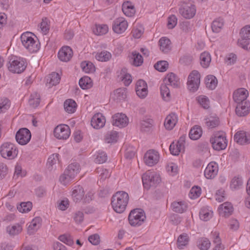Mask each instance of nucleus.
<instances>
[{
  "instance_id": "nucleus-1",
  "label": "nucleus",
  "mask_w": 250,
  "mask_h": 250,
  "mask_svg": "<svg viewBox=\"0 0 250 250\" xmlns=\"http://www.w3.org/2000/svg\"><path fill=\"white\" fill-rule=\"evenodd\" d=\"M128 193L124 191L115 193L111 198V205L114 210L118 213H123L129 201Z\"/></svg>"
},
{
  "instance_id": "nucleus-2",
  "label": "nucleus",
  "mask_w": 250,
  "mask_h": 250,
  "mask_svg": "<svg viewBox=\"0 0 250 250\" xmlns=\"http://www.w3.org/2000/svg\"><path fill=\"white\" fill-rule=\"evenodd\" d=\"M33 36L30 32H25L21 36L22 44L31 53L37 52L40 47L39 41L35 40Z\"/></svg>"
},
{
  "instance_id": "nucleus-3",
  "label": "nucleus",
  "mask_w": 250,
  "mask_h": 250,
  "mask_svg": "<svg viewBox=\"0 0 250 250\" xmlns=\"http://www.w3.org/2000/svg\"><path fill=\"white\" fill-rule=\"evenodd\" d=\"M142 179L143 186L146 189L157 186L161 181L159 174L154 171H146L143 175Z\"/></svg>"
},
{
  "instance_id": "nucleus-4",
  "label": "nucleus",
  "mask_w": 250,
  "mask_h": 250,
  "mask_svg": "<svg viewBox=\"0 0 250 250\" xmlns=\"http://www.w3.org/2000/svg\"><path fill=\"white\" fill-rule=\"evenodd\" d=\"M210 141L213 148L216 150H223L227 146L225 133L223 131L215 132L210 138Z\"/></svg>"
},
{
  "instance_id": "nucleus-5",
  "label": "nucleus",
  "mask_w": 250,
  "mask_h": 250,
  "mask_svg": "<svg viewBox=\"0 0 250 250\" xmlns=\"http://www.w3.org/2000/svg\"><path fill=\"white\" fill-rule=\"evenodd\" d=\"M27 64L22 58L17 57H12L9 61L8 70L14 73H21L26 68Z\"/></svg>"
},
{
  "instance_id": "nucleus-6",
  "label": "nucleus",
  "mask_w": 250,
  "mask_h": 250,
  "mask_svg": "<svg viewBox=\"0 0 250 250\" xmlns=\"http://www.w3.org/2000/svg\"><path fill=\"white\" fill-rule=\"evenodd\" d=\"M0 153L3 158L8 160H12L17 157L18 154V150L13 144L6 142L1 146Z\"/></svg>"
},
{
  "instance_id": "nucleus-7",
  "label": "nucleus",
  "mask_w": 250,
  "mask_h": 250,
  "mask_svg": "<svg viewBox=\"0 0 250 250\" xmlns=\"http://www.w3.org/2000/svg\"><path fill=\"white\" fill-rule=\"evenodd\" d=\"M145 213L142 209L136 208L131 211L128 215L129 223L132 226H139L146 220Z\"/></svg>"
},
{
  "instance_id": "nucleus-8",
  "label": "nucleus",
  "mask_w": 250,
  "mask_h": 250,
  "mask_svg": "<svg viewBox=\"0 0 250 250\" xmlns=\"http://www.w3.org/2000/svg\"><path fill=\"white\" fill-rule=\"evenodd\" d=\"M200 83V74L196 70L192 71L189 75L187 85L188 90L195 92L198 89Z\"/></svg>"
},
{
  "instance_id": "nucleus-9",
  "label": "nucleus",
  "mask_w": 250,
  "mask_h": 250,
  "mask_svg": "<svg viewBox=\"0 0 250 250\" xmlns=\"http://www.w3.org/2000/svg\"><path fill=\"white\" fill-rule=\"evenodd\" d=\"M195 6L191 3H184L179 9L180 14L185 19H190L195 15Z\"/></svg>"
},
{
  "instance_id": "nucleus-10",
  "label": "nucleus",
  "mask_w": 250,
  "mask_h": 250,
  "mask_svg": "<svg viewBox=\"0 0 250 250\" xmlns=\"http://www.w3.org/2000/svg\"><path fill=\"white\" fill-rule=\"evenodd\" d=\"M186 136L183 135L180 137L176 142H173L169 146V150L173 155H178L179 153L184 151Z\"/></svg>"
},
{
  "instance_id": "nucleus-11",
  "label": "nucleus",
  "mask_w": 250,
  "mask_h": 250,
  "mask_svg": "<svg viewBox=\"0 0 250 250\" xmlns=\"http://www.w3.org/2000/svg\"><path fill=\"white\" fill-rule=\"evenodd\" d=\"M31 137L30 131L26 128L19 129L16 135L17 142L21 145L27 144L30 141Z\"/></svg>"
},
{
  "instance_id": "nucleus-12",
  "label": "nucleus",
  "mask_w": 250,
  "mask_h": 250,
  "mask_svg": "<svg viewBox=\"0 0 250 250\" xmlns=\"http://www.w3.org/2000/svg\"><path fill=\"white\" fill-rule=\"evenodd\" d=\"M54 134L59 139L65 140L70 134L69 127L65 125H60L56 127L54 130Z\"/></svg>"
},
{
  "instance_id": "nucleus-13",
  "label": "nucleus",
  "mask_w": 250,
  "mask_h": 250,
  "mask_svg": "<svg viewBox=\"0 0 250 250\" xmlns=\"http://www.w3.org/2000/svg\"><path fill=\"white\" fill-rule=\"evenodd\" d=\"M128 27V22L123 17L116 19L112 24L113 31L118 34L124 33Z\"/></svg>"
},
{
  "instance_id": "nucleus-14",
  "label": "nucleus",
  "mask_w": 250,
  "mask_h": 250,
  "mask_svg": "<svg viewBox=\"0 0 250 250\" xmlns=\"http://www.w3.org/2000/svg\"><path fill=\"white\" fill-rule=\"evenodd\" d=\"M160 156L158 151L151 149L148 150L144 156V161L148 166H153L159 161Z\"/></svg>"
},
{
  "instance_id": "nucleus-15",
  "label": "nucleus",
  "mask_w": 250,
  "mask_h": 250,
  "mask_svg": "<svg viewBox=\"0 0 250 250\" xmlns=\"http://www.w3.org/2000/svg\"><path fill=\"white\" fill-rule=\"evenodd\" d=\"M128 123V118L124 114L117 113L112 116V125H113L122 128L127 125Z\"/></svg>"
},
{
  "instance_id": "nucleus-16",
  "label": "nucleus",
  "mask_w": 250,
  "mask_h": 250,
  "mask_svg": "<svg viewBox=\"0 0 250 250\" xmlns=\"http://www.w3.org/2000/svg\"><path fill=\"white\" fill-rule=\"evenodd\" d=\"M218 171L217 164L214 162H211L208 165L204 171V175L206 178L211 179L217 175Z\"/></svg>"
},
{
  "instance_id": "nucleus-17",
  "label": "nucleus",
  "mask_w": 250,
  "mask_h": 250,
  "mask_svg": "<svg viewBox=\"0 0 250 250\" xmlns=\"http://www.w3.org/2000/svg\"><path fill=\"white\" fill-rule=\"evenodd\" d=\"M136 92L137 95L141 98H145L147 95V85L143 80H138L136 84Z\"/></svg>"
},
{
  "instance_id": "nucleus-18",
  "label": "nucleus",
  "mask_w": 250,
  "mask_h": 250,
  "mask_svg": "<svg viewBox=\"0 0 250 250\" xmlns=\"http://www.w3.org/2000/svg\"><path fill=\"white\" fill-rule=\"evenodd\" d=\"M249 95L247 90L244 88H239L233 93V98L236 104L246 102V99Z\"/></svg>"
},
{
  "instance_id": "nucleus-19",
  "label": "nucleus",
  "mask_w": 250,
  "mask_h": 250,
  "mask_svg": "<svg viewBox=\"0 0 250 250\" xmlns=\"http://www.w3.org/2000/svg\"><path fill=\"white\" fill-rule=\"evenodd\" d=\"M105 117L100 113L95 114L91 119V125L96 129H100L103 127L105 123Z\"/></svg>"
},
{
  "instance_id": "nucleus-20",
  "label": "nucleus",
  "mask_w": 250,
  "mask_h": 250,
  "mask_svg": "<svg viewBox=\"0 0 250 250\" xmlns=\"http://www.w3.org/2000/svg\"><path fill=\"white\" fill-rule=\"evenodd\" d=\"M73 51L68 46L62 47L59 51L58 57L62 62H68L72 57Z\"/></svg>"
},
{
  "instance_id": "nucleus-21",
  "label": "nucleus",
  "mask_w": 250,
  "mask_h": 250,
  "mask_svg": "<svg viewBox=\"0 0 250 250\" xmlns=\"http://www.w3.org/2000/svg\"><path fill=\"white\" fill-rule=\"evenodd\" d=\"M84 189L81 186L77 185L73 188L71 196L74 202H80L84 198Z\"/></svg>"
},
{
  "instance_id": "nucleus-22",
  "label": "nucleus",
  "mask_w": 250,
  "mask_h": 250,
  "mask_svg": "<svg viewBox=\"0 0 250 250\" xmlns=\"http://www.w3.org/2000/svg\"><path fill=\"white\" fill-rule=\"evenodd\" d=\"M218 210L221 215L226 217L232 214L233 208L230 203L226 202L219 206Z\"/></svg>"
},
{
  "instance_id": "nucleus-23",
  "label": "nucleus",
  "mask_w": 250,
  "mask_h": 250,
  "mask_svg": "<svg viewBox=\"0 0 250 250\" xmlns=\"http://www.w3.org/2000/svg\"><path fill=\"white\" fill-rule=\"evenodd\" d=\"M234 139L240 145H244L250 142V135L243 131L237 132L235 134Z\"/></svg>"
},
{
  "instance_id": "nucleus-24",
  "label": "nucleus",
  "mask_w": 250,
  "mask_h": 250,
  "mask_svg": "<svg viewBox=\"0 0 250 250\" xmlns=\"http://www.w3.org/2000/svg\"><path fill=\"white\" fill-rule=\"evenodd\" d=\"M237 104L235 109L236 114L239 116H245L247 115L249 113L250 103L246 102Z\"/></svg>"
},
{
  "instance_id": "nucleus-25",
  "label": "nucleus",
  "mask_w": 250,
  "mask_h": 250,
  "mask_svg": "<svg viewBox=\"0 0 250 250\" xmlns=\"http://www.w3.org/2000/svg\"><path fill=\"white\" fill-rule=\"evenodd\" d=\"M177 122V117L175 113H172L166 117L164 125L166 129L171 130Z\"/></svg>"
},
{
  "instance_id": "nucleus-26",
  "label": "nucleus",
  "mask_w": 250,
  "mask_h": 250,
  "mask_svg": "<svg viewBox=\"0 0 250 250\" xmlns=\"http://www.w3.org/2000/svg\"><path fill=\"white\" fill-rule=\"evenodd\" d=\"M165 83L174 88L178 87L180 84L178 78L173 73L167 74L164 80Z\"/></svg>"
},
{
  "instance_id": "nucleus-27",
  "label": "nucleus",
  "mask_w": 250,
  "mask_h": 250,
  "mask_svg": "<svg viewBox=\"0 0 250 250\" xmlns=\"http://www.w3.org/2000/svg\"><path fill=\"white\" fill-rule=\"evenodd\" d=\"M42 219L39 217L34 218L29 224L27 227L28 233H33L35 232L41 227Z\"/></svg>"
},
{
  "instance_id": "nucleus-28",
  "label": "nucleus",
  "mask_w": 250,
  "mask_h": 250,
  "mask_svg": "<svg viewBox=\"0 0 250 250\" xmlns=\"http://www.w3.org/2000/svg\"><path fill=\"white\" fill-rule=\"evenodd\" d=\"M153 120L146 117L143 118L140 121V129L143 132L149 131L153 126Z\"/></svg>"
},
{
  "instance_id": "nucleus-29",
  "label": "nucleus",
  "mask_w": 250,
  "mask_h": 250,
  "mask_svg": "<svg viewBox=\"0 0 250 250\" xmlns=\"http://www.w3.org/2000/svg\"><path fill=\"white\" fill-rule=\"evenodd\" d=\"M160 50L164 53L168 52L171 49V42L166 37L161 38L159 41Z\"/></svg>"
},
{
  "instance_id": "nucleus-30",
  "label": "nucleus",
  "mask_w": 250,
  "mask_h": 250,
  "mask_svg": "<svg viewBox=\"0 0 250 250\" xmlns=\"http://www.w3.org/2000/svg\"><path fill=\"white\" fill-rule=\"evenodd\" d=\"M112 98L117 102L124 100L126 98V91L125 88H118L111 95Z\"/></svg>"
},
{
  "instance_id": "nucleus-31",
  "label": "nucleus",
  "mask_w": 250,
  "mask_h": 250,
  "mask_svg": "<svg viewBox=\"0 0 250 250\" xmlns=\"http://www.w3.org/2000/svg\"><path fill=\"white\" fill-rule=\"evenodd\" d=\"M80 165L79 164L74 163L70 164L65 171L70 175V177H72L73 179L77 175L80 171Z\"/></svg>"
},
{
  "instance_id": "nucleus-32",
  "label": "nucleus",
  "mask_w": 250,
  "mask_h": 250,
  "mask_svg": "<svg viewBox=\"0 0 250 250\" xmlns=\"http://www.w3.org/2000/svg\"><path fill=\"white\" fill-rule=\"evenodd\" d=\"M202 134V128L200 126L195 125L190 129L189 137L192 140H196L201 137Z\"/></svg>"
},
{
  "instance_id": "nucleus-33",
  "label": "nucleus",
  "mask_w": 250,
  "mask_h": 250,
  "mask_svg": "<svg viewBox=\"0 0 250 250\" xmlns=\"http://www.w3.org/2000/svg\"><path fill=\"white\" fill-rule=\"evenodd\" d=\"M171 208L174 212L182 213L186 211L187 205L183 201L174 202L171 204Z\"/></svg>"
},
{
  "instance_id": "nucleus-34",
  "label": "nucleus",
  "mask_w": 250,
  "mask_h": 250,
  "mask_svg": "<svg viewBox=\"0 0 250 250\" xmlns=\"http://www.w3.org/2000/svg\"><path fill=\"white\" fill-rule=\"evenodd\" d=\"M200 218L204 221H207L212 218L213 211L208 208L203 207L200 211Z\"/></svg>"
},
{
  "instance_id": "nucleus-35",
  "label": "nucleus",
  "mask_w": 250,
  "mask_h": 250,
  "mask_svg": "<svg viewBox=\"0 0 250 250\" xmlns=\"http://www.w3.org/2000/svg\"><path fill=\"white\" fill-rule=\"evenodd\" d=\"M61 78L58 73L53 72L50 74L47 80V83L48 87H51L53 85H56L60 83Z\"/></svg>"
},
{
  "instance_id": "nucleus-36",
  "label": "nucleus",
  "mask_w": 250,
  "mask_h": 250,
  "mask_svg": "<svg viewBox=\"0 0 250 250\" xmlns=\"http://www.w3.org/2000/svg\"><path fill=\"white\" fill-rule=\"evenodd\" d=\"M210 245V241L206 237L200 238L197 242V246L200 250H208Z\"/></svg>"
},
{
  "instance_id": "nucleus-37",
  "label": "nucleus",
  "mask_w": 250,
  "mask_h": 250,
  "mask_svg": "<svg viewBox=\"0 0 250 250\" xmlns=\"http://www.w3.org/2000/svg\"><path fill=\"white\" fill-rule=\"evenodd\" d=\"M132 60L131 63L135 66H139L143 63V58L142 55L137 51L132 52L131 56Z\"/></svg>"
},
{
  "instance_id": "nucleus-38",
  "label": "nucleus",
  "mask_w": 250,
  "mask_h": 250,
  "mask_svg": "<svg viewBox=\"0 0 250 250\" xmlns=\"http://www.w3.org/2000/svg\"><path fill=\"white\" fill-rule=\"evenodd\" d=\"M200 64L204 68H207L208 67L210 62L211 57L209 53L207 52H204L201 53L200 57Z\"/></svg>"
},
{
  "instance_id": "nucleus-39",
  "label": "nucleus",
  "mask_w": 250,
  "mask_h": 250,
  "mask_svg": "<svg viewBox=\"0 0 250 250\" xmlns=\"http://www.w3.org/2000/svg\"><path fill=\"white\" fill-rule=\"evenodd\" d=\"M224 21L223 19L217 18L214 20L211 24V29L213 32L219 33L224 26Z\"/></svg>"
},
{
  "instance_id": "nucleus-40",
  "label": "nucleus",
  "mask_w": 250,
  "mask_h": 250,
  "mask_svg": "<svg viewBox=\"0 0 250 250\" xmlns=\"http://www.w3.org/2000/svg\"><path fill=\"white\" fill-rule=\"evenodd\" d=\"M93 31L95 35L102 36L108 32V27L106 24H96Z\"/></svg>"
},
{
  "instance_id": "nucleus-41",
  "label": "nucleus",
  "mask_w": 250,
  "mask_h": 250,
  "mask_svg": "<svg viewBox=\"0 0 250 250\" xmlns=\"http://www.w3.org/2000/svg\"><path fill=\"white\" fill-rule=\"evenodd\" d=\"M122 10L124 13L128 17L132 16L135 12L134 7L128 2L123 4Z\"/></svg>"
},
{
  "instance_id": "nucleus-42",
  "label": "nucleus",
  "mask_w": 250,
  "mask_h": 250,
  "mask_svg": "<svg viewBox=\"0 0 250 250\" xmlns=\"http://www.w3.org/2000/svg\"><path fill=\"white\" fill-rule=\"evenodd\" d=\"M76 103L72 99H68L64 103V108L69 113L74 112L76 110Z\"/></svg>"
},
{
  "instance_id": "nucleus-43",
  "label": "nucleus",
  "mask_w": 250,
  "mask_h": 250,
  "mask_svg": "<svg viewBox=\"0 0 250 250\" xmlns=\"http://www.w3.org/2000/svg\"><path fill=\"white\" fill-rule=\"evenodd\" d=\"M217 80L213 75L208 76L205 79V83L207 87L210 89H214L217 86Z\"/></svg>"
},
{
  "instance_id": "nucleus-44",
  "label": "nucleus",
  "mask_w": 250,
  "mask_h": 250,
  "mask_svg": "<svg viewBox=\"0 0 250 250\" xmlns=\"http://www.w3.org/2000/svg\"><path fill=\"white\" fill-rule=\"evenodd\" d=\"M205 120L206 125L210 128L217 126L220 124L219 118L217 117L210 116Z\"/></svg>"
},
{
  "instance_id": "nucleus-45",
  "label": "nucleus",
  "mask_w": 250,
  "mask_h": 250,
  "mask_svg": "<svg viewBox=\"0 0 250 250\" xmlns=\"http://www.w3.org/2000/svg\"><path fill=\"white\" fill-rule=\"evenodd\" d=\"M243 183L241 177L235 176L231 181L230 187L233 190L238 189L242 187Z\"/></svg>"
},
{
  "instance_id": "nucleus-46",
  "label": "nucleus",
  "mask_w": 250,
  "mask_h": 250,
  "mask_svg": "<svg viewBox=\"0 0 250 250\" xmlns=\"http://www.w3.org/2000/svg\"><path fill=\"white\" fill-rule=\"evenodd\" d=\"M79 85L82 89H88L92 86V80L87 76L83 77L80 80Z\"/></svg>"
},
{
  "instance_id": "nucleus-47",
  "label": "nucleus",
  "mask_w": 250,
  "mask_h": 250,
  "mask_svg": "<svg viewBox=\"0 0 250 250\" xmlns=\"http://www.w3.org/2000/svg\"><path fill=\"white\" fill-rule=\"evenodd\" d=\"M40 103V96L37 92H34L31 94L29 100V104L32 107H37Z\"/></svg>"
},
{
  "instance_id": "nucleus-48",
  "label": "nucleus",
  "mask_w": 250,
  "mask_h": 250,
  "mask_svg": "<svg viewBox=\"0 0 250 250\" xmlns=\"http://www.w3.org/2000/svg\"><path fill=\"white\" fill-rule=\"evenodd\" d=\"M32 204L30 202H22L17 206V209L21 213H26L30 211Z\"/></svg>"
},
{
  "instance_id": "nucleus-49",
  "label": "nucleus",
  "mask_w": 250,
  "mask_h": 250,
  "mask_svg": "<svg viewBox=\"0 0 250 250\" xmlns=\"http://www.w3.org/2000/svg\"><path fill=\"white\" fill-rule=\"evenodd\" d=\"M50 28L49 20L46 18H43L40 24V29L41 32L43 34L46 35L48 33Z\"/></svg>"
},
{
  "instance_id": "nucleus-50",
  "label": "nucleus",
  "mask_w": 250,
  "mask_h": 250,
  "mask_svg": "<svg viewBox=\"0 0 250 250\" xmlns=\"http://www.w3.org/2000/svg\"><path fill=\"white\" fill-rule=\"evenodd\" d=\"M81 66L83 70L85 73L93 72L95 69L93 64L89 62H83L81 64Z\"/></svg>"
},
{
  "instance_id": "nucleus-51",
  "label": "nucleus",
  "mask_w": 250,
  "mask_h": 250,
  "mask_svg": "<svg viewBox=\"0 0 250 250\" xmlns=\"http://www.w3.org/2000/svg\"><path fill=\"white\" fill-rule=\"evenodd\" d=\"M160 91L163 99L165 101H168L170 99V90L167 85L165 83L162 84Z\"/></svg>"
},
{
  "instance_id": "nucleus-52",
  "label": "nucleus",
  "mask_w": 250,
  "mask_h": 250,
  "mask_svg": "<svg viewBox=\"0 0 250 250\" xmlns=\"http://www.w3.org/2000/svg\"><path fill=\"white\" fill-rule=\"evenodd\" d=\"M95 162L98 164H103L106 162L107 156L106 153L102 151H99L95 155Z\"/></svg>"
},
{
  "instance_id": "nucleus-53",
  "label": "nucleus",
  "mask_w": 250,
  "mask_h": 250,
  "mask_svg": "<svg viewBox=\"0 0 250 250\" xmlns=\"http://www.w3.org/2000/svg\"><path fill=\"white\" fill-rule=\"evenodd\" d=\"M118 133L115 131H111L105 136V141L107 143H113L117 141Z\"/></svg>"
},
{
  "instance_id": "nucleus-54",
  "label": "nucleus",
  "mask_w": 250,
  "mask_h": 250,
  "mask_svg": "<svg viewBox=\"0 0 250 250\" xmlns=\"http://www.w3.org/2000/svg\"><path fill=\"white\" fill-rule=\"evenodd\" d=\"M198 103L205 109L209 107L210 102L208 98L204 95H201L197 98Z\"/></svg>"
},
{
  "instance_id": "nucleus-55",
  "label": "nucleus",
  "mask_w": 250,
  "mask_h": 250,
  "mask_svg": "<svg viewBox=\"0 0 250 250\" xmlns=\"http://www.w3.org/2000/svg\"><path fill=\"white\" fill-rule=\"evenodd\" d=\"M189 238L188 235H179L177 238V247L182 249L184 247L188 244Z\"/></svg>"
},
{
  "instance_id": "nucleus-56",
  "label": "nucleus",
  "mask_w": 250,
  "mask_h": 250,
  "mask_svg": "<svg viewBox=\"0 0 250 250\" xmlns=\"http://www.w3.org/2000/svg\"><path fill=\"white\" fill-rule=\"evenodd\" d=\"M95 58L99 61L106 62L111 58V55L109 52L104 51L97 54Z\"/></svg>"
},
{
  "instance_id": "nucleus-57",
  "label": "nucleus",
  "mask_w": 250,
  "mask_h": 250,
  "mask_svg": "<svg viewBox=\"0 0 250 250\" xmlns=\"http://www.w3.org/2000/svg\"><path fill=\"white\" fill-rule=\"evenodd\" d=\"M22 227L19 224H16L12 226H8L7 228V232L9 234H18L21 233L22 231Z\"/></svg>"
},
{
  "instance_id": "nucleus-58",
  "label": "nucleus",
  "mask_w": 250,
  "mask_h": 250,
  "mask_svg": "<svg viewBox=\"0 0 250 250\" xmlns=\"http://www.w3.org/2000/svg\"><path fill=\"white\" fill-rule=\"evenodd\" d=\"M59 161V154H53L51 155L48 159L47 161V166L48 168L51 170L53 168V167Z\"/></svg>"
},
{
  "instance_id": "nucleus-59",
  "label": "nucleus",
  "mask_w": 250,
  "mask_h": 250,
  "mask_svg": "<svg viewBox=\"0 0 250 250\" xmlns=\"http://www.w3.org/2000/svg\"><path fill=\"white\" fill-rule=\"evenodd\" d=\"M10 103L7 98L0 99V113L5 112L10 107Z\"/></svg>"
},
{
  "instance_id": "nucleus-60",
  "label": "nucleus",
  "mask_w": 250,
  "mask_h": 250,
  "mask_svg": "<svg viewBox=\"0 0 250 250\" xmlns=\"http://www.w3.org/2000/svg\"><path fill=\"white\" fill-rule=\"evenodd\" d=\"M168 63L167 61H161L154 65L155 68L159 71L164 72L167 70Z\"/></svg>"
},
{
  "instance_id": "nucleus-61",
  "label": "nucleus",
  "mask_w": 250,
  "mask_h": 250,
  "mask_svg": "<svg viewBox=\"0 0 250 250\" xmlns=\"http://www.w3.org/2000/svg\"><path fill=\"white\" fill-rule=\"evenodd\" d=\"M213 243L215 244L214 247L212 250H225V247L222 244L221 239L219 235H216L214 238Z\"/></svg>"
},
{
  "instance_id": "nucleus-62",
  "label": "nucleus",
  "mask_w": 250,
  "mask_h": 250,
  "mask_svg": "<svg viewBox=\"0 0 250 250\" xmlns=\"http://www.w3.org/2000/svg\"><path fill=\"white\" fill-rule=\"evenodd\" d=\"M144 29L141 25L134 27L132 31V36L136 39L140 38L144 33Z\"/></svg>"
},
{
  "instance_id": "nucleus-63",
  "label": "nucleus",
  "mask_w": 250,
  "mask_h": 250,
  "mask_svg": "<svg viewBox=\"0 0 250 250\" xmlns=\"http://www.w3.org/2000/svg\"><path fill=\"white\" fill-rule=\"evenodd\" d=\"M240 37L246 39H250V25L243 27L240 32Z\"/></svg>"
},
{
  "instance_id": "nucleus-64",
  "label": "nucleus",
  "mask_w": 250,
  "mask_h": 250,
  "mask_svg": "<svg viewBox=\"0 0 250 250\" xmlns=\"http://www.w3.org/2000/svg\"><path fill=\"white\" fill-rule=\"evenodd\" d=\"M177 23V18L175 15H172L168 17L167 26L169 29H173Z\"/></svg>"
}]
</instances>
